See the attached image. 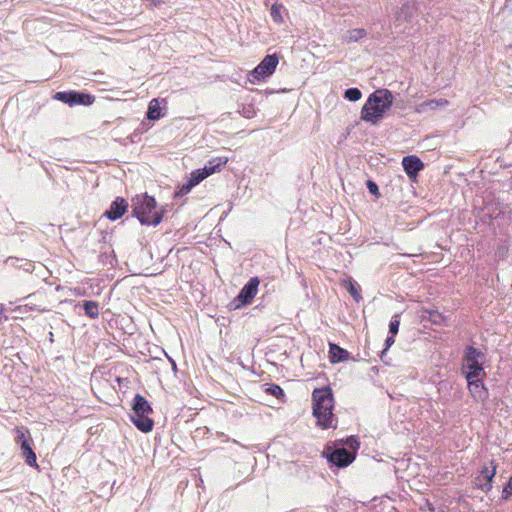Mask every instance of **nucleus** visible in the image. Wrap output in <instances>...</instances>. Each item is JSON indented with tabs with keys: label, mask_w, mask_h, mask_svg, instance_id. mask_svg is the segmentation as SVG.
I'll return each mask as SVG.
<instances>
[{
	"label": "nucleus",
	"mask_w": 512,
	"mask_h": 512,
	"mask_svg": "<svg viewBox=\"0 0 512 512\" xmlns=\"http://www.w3.org/2000/svg\"><path fill=\"white\" fill-rule=\"evenodd\" d=\"M313 416L317 425L322 429L336 428L337 419L334 417V397L329 386L316 388L312 392Z\"/></svg>",
	"instance_id": "f257e3e1"
},
{
	"label": "nucleus",
	"mask_w": 512,
	"mask_h": 512,
	"mask_svg": "<svg viewBox=\"0 0 512 512\" xmlns=\"http://www.w3.org/2000/svg\"><path fill=\"white\" fill-rule=\"evenodd\" d=\"M393 105V94L388 89H378L371 93L361 109L360 118L371 124H378Z\"/></svg>",
	"instance_id": "f03ea898"
},
{
	"label": "nucleus",
	"mask_w": 512,
	"mask_h": 512,
	"mask_svg": "<svg viewBox=\"0 0 512 512\" xmlns=\"http://www.w3.org/2000/svg\"><path fill=\"white\" fill-rule=\"evenodd\" d=\"M132 202V214L141 224L157 226L161 223L164 212L156 210L154 197L147 194L136 196Z\"/></svg>",
	"instance_id": "7ed1b4c3"
},
{
	"label": "nucleus",
	"mask_w": 512,
	"mask_h": 512,
	"mask_svg": "<svg viewBox=\"0 0 512 512\" xmlns=\"http://www.w3.org/2000/svg\"><path fill=\"white\" fill-rule=\"evenodd\" d=\"M132 410L133 414L130 416L131 422L144 433L152 431L154 421L149 417V414L152 413V408L142 395H135Z\"/></svg>",
	"instance_id": "20e7f679"
},
{
	"label": "nucleus",
	"mask_w": 512,
	"mask_h": 512,
	"mask_svg": "<svg viewBox=\"0 0 512 512\" xmlns=\"http://www.w3.org/2000/svg\"><path fill=\"white\" fill-rule=\"evenodd\" d=\"M484 354L473 346H468L465 350L462 373L466 379L474 377L486 376L482 365Z\"/></svg>",
	"instance_id": "39448f33"
},
{
	"label": "nucleus",
	"mask_w": 512,
	"mask_h": 512,
	"mask_svg": "<svg viewBox=\"0 0 512 512\" xmlns=\"http://www.w3.org/2000/svg\"><path fill=\"white\" fill-rule=\"evenodd\" d=\"M53 99L63 102L70 107L76 105L89 106L94 103L95 96L81 91H60L53 95Z\"/></svg>",
	"instance_id": "423d86ee"
},
{
	"label": "nucleus",
	"mask_w": 512,
	"mask_h": 512,
	"mask_svg": "<svg viewBox=\"0 0 512 512\" xmlns=\"http://www.w3.org/2000/svg\"><path fill=\"white\" fill-rule=\"evenodd\" d=\"M279 63V58L276 54H268L263 60L252 70L251 76L253 77V82L264 80L265 78L271 76L277 65Z\"/></svg>",
	"instance_id": "0eeeda50"
},
{
	"label": "nucleus",
	"mask_w": 512,
	"mask_h": 512,
	"mask_svg": "<svg viewBox=\"0 0 512 512\" xmlns=\"http://www.w3.org/2000/svg\"><path fill=\"white\" fill-rule=\"evenodd\" d=\"M327 460L331 464V466L344 468L350 465L355 460V453L350 452L344 446H338L329 454H327Z\"/></svg>",
	"instance_id": "6e6552de"
},
{
	"label": "nucleus",
	"mask_w": 512,
	"mask_h": 512,
	"mask_svg": "<svg viewBox=\"0 0 512 512\" xmlns=\"http://www.w3.org/2000/svg\"><path fill=\"white\" fill-rule=\"evenodd\" d=\"M497 465L494 460L490 461L489 466H483L480 474L475 477V486L483 492H489L492 489L493 478L496 475Z\"/></svg>",
	"instance_id": "1a4fd4ad"
},
{
	"label": "nucleus",
	"mask_w": 512,
	"mask_h": 512,
	"mask_svg": "<svg viewBox=\"0 0 512 512\" xmlns=\"http://www.w3.org/2000/svg\"><path fill=\"white\" fill-rule=\"evenodd\" d=\"M259 283L260 281L257 277L250 278L234 299V302L237 303L236 307L247 305L252 301L257 294Z\"/></svg>",
	"instance_id": "9d476101"
},
{
	"label": "nucleus",
	"mask_w": 512,
	"mask_h": 512,
	"mask_svg": "<svg viewBox=\"0 0 512 512\" xmlns=\"http://www.w3.org/2000/svg\"><path fill=\"white\" fill-rule=\"evenodd\" d=\"M402 166L411 180H415L418 173L424 168V164L421 159L415 155L403 157Z\"/></svg>",
	"instance_id": "9b49d317"
},
{
	"label": "nucleus",
	"mask_w": 512,
	"mask_h": 512,
	"mask_svg": "<svg viewBox=\"0 0 512 512\" xmlns=\"http://www.w3.org/2000/svg\"><path fill=\"white\" fill-rule=\"evenodd\" d=\"M484 377L485 376H480L466 379L469 392L476 401H484L488 397V390L483 383Z\"/></svg>",
	"instance_id": "f8f14e48"
},
{
	"label": "nucleus",
	"mask_w": 512,
	"mask_h": 512,
	"mask_svg": "<svg viewBox=\"0 0 512 512\" xmlns=\"http://www.w3.org/2000/svg\"><path fill=\"white\" fill-rule=\"evenodd\" d=\"M214 161H210L209 165H206L202 170H196L191 173V177L188 181L191 182L193 186L198 185L202 180H204L206 177L213 174L221 165L225 164L226 161L221 162L220 160L217 162V164H214Z\"/></svg>",
	"instance_id": "ddd939ff"
},
{
	"label": "nucleus",
	"mask_w": 512,
	"mask_h": 512,
	"mask_svg": "<svg viewBox=\"0 0 512 512\" xmlns=\"http://www.w3.org/2000/svg\"><path fill=\"white\" fill-rule=\"evenodd\" d=\"M128 208V203L126 200L122 197H117L110 205L109 209L106 210L104 215L112 220L115 221L122 217V215L126 212Z\"/></svg>",
	"instance_id": "4468645a"
},
{
	"label": "nucleus",
	"mask_w": 512,
	"mask_h": 512,
	"mask_svg": "<svg viewBox=\"0 0 512 512\" xmlns=\"http://www.w3.org/2000/svg\"><path fill=\"white\" fill-rule=\"evenodd\" d=\"M349 356L350 353L346 349H343L334 343L329 344V359L332 363L345 361L349 358Z\"/></svg>",
	"instance_id": "2eb2a0df"
},
{
	"label": "nucleus",
	"mask_w": 512,
	"mask_h": 512,
	"mask_svg": "<svg viewBox=\"0 0 512 512\" xmlns=\"http://www.w3.org/2000/svg\"><path fill=\"white\" fill-rule=\"evenodd\" d=\"M447 105L448 101L446 99H431L418 104L416 107V112L424 113L428 110H436L439 107H445Z\"/></svg>",
	"instance_id": "dca6fc26"
},
{
	"label": "nucleus",
	"mask_w": 512,
	"mask_h": 512,
	"mask_svg": "<svg viewBox=\"0 0 512 512\" xmlns=\"http://www.w3.org/2000/svg\"><path fill=\"white\" fill-rule=\"evenodd\" d=\"M146 115L149 120H158L163 117L159 99H152L150 101Z\"/></svg>",
	"instance_id": "f3484780"
},
{
	"label": "nucleus",
	"mask_w": 512,
	"mask_h": 512,
	"mask_svg": "<svg viewBox=\"0 0 512 512\" xmlns=\"http://www.w3.org/2000/svg\"><path fill=\"white\" fill-rule=\"evenodd\" d=\"M366 35H367V32L365 29L356 28V29L348 30L346 32V34L344 35L343 39L347 43H353V42H357L360 39L364 38Z\"/></svg>",
	"instance_id": "a211bd4d"
},
{
	"label": "nucleus",
	"mask_w": 512,
	"mask_h": 512,
	"mask_svg": "<svg viewBox=\"0 0 512 512\" xmlns=\"http://www.w3.org/2000/svg\"><path fill=\"white\" fill-rule=\"evenodd\" d=\"M83 309L85 314L92 318L96 319L99 316V304L96 301L86 300L83 302Z\"/></svg>",
	"instance_id": "6ab92c4d"
},
{
	"label": "nucleus",
	"mask_w": 512,
	"mask_h": 512,
	"mask_svg": "<svg viewBox=\"0 0 512 512\" xmlns=\"http://www.w3.org/2000/svg\"><path fill=\"white\" fill-rule=\"evenodd\" d=\"M285 11L286 9L282 4L274 3L270 9V15L272 20L277 24L283 23L284 20L282 14Z\"/></svg>",
	"instance_id": "aec40b11"
},
{
	"label": "nucleus",
	"mask_w": 512,
	"mask_h": 512,
	"mask_svg": "<svg viewBox=\"0 0 512 512\" xmlns=\"http://www.w3.org/2000/svg\"><path fill=\"white\" fill-rule=\"evenodd\" d=\"M265 393L276 397L277 399L282 400L285 397L284 390L277 384L267 383L264 384Z\"/></svg>",
	"instance_id": "412c9836"
},
{
	"label": "nucleus",
	"mask_w": 512,
	"mask_h": 512,
	"mask_svg": "<svg viewBox=\"0 0 512 512\" xmlns=\"http://www.w3.org/2000/svg\"><path fill=\"white\" fill-rule=\"evenodd\" d=\"M21 455L28 466L38 468L37 457L32 446L25 451H21Z\"/></svg>",
	"instance_id": "4be33fe9"
},
{
	"label": "nucleus",
	"mask_w": 512,
	"mask_h": 512,
	"mask_svg": "<svg viewBox=\"0 0 512 512\" xmlns=\"http://www.w3.org/2000/svg\"><path fill=\"white\" fill-rule=\"evenodd\" d=\"M15 442L19 445L23 440H28L31 438L29 430L24 427H16L15 429Z\"/></svg>",
	"instance_id": "5701e85b"
},
{
	"label": "nucleus",
	"mask_w": 512,
	"mask_h": 512,
	"mask_svg": "<svg viewBox=\"0 0 512 512\" xmlns=\"http://www.w3.org/2000/svg\"><path fill=\"white\" fill-rule=\"evenodd\" d=\"M361 97L362 93L358 88H348L344 93V98L351 102H356L360 100Z\"/></svg>",
	"instance_id": "b1692460"
},
{
	"label": "nucleus",
	"mask_w": 512,
	"mask_h": 512,
	"mask_svg": "<svg viewBox=\"0 0 512 512\" xmlns=\"http://www.w3.org/2000/svg\"><path fill=\"white\" fill-rule=\"evenodd\" d=\"M400 315L399 314H395L392 316L391 320H390V323H389V333L392 334V335H396L398 333V330H399V326H400Z\"/></svg>",
	"instance_id": "393cba45"
},
{
	"label": "nucleus",
	"mask_w": 512,
	"mask_h": 512,
	"mask_svg": "<svg viewBox=\"0 0 512 512\" xmlns=\"http://www.w3.org/2000/svg\"><path fill=\"white\" fill-rule=\"evenodd\" d=\"M345 444L348 447V450L355 454L360 446V442L358 441V439L355 436L348 437L345 441Z\"/></svg>",
	"instance_id": "a878e982"
},
{
	"label": "nucleus",
	"mask_w": 512,
	"mask_h": 512,
	"mask_svg": "<svg viewBox=\"0 0 512 512\" xmlns=\"http://www.w3.org/2000/svg\"><path fill=\"white\" fill-rule=\"evenodd\" d=\"M194 186L191 184L190 181H187L186 183H184L183 185H181L177 191H175V194L174 196L175 197H182V196H185L186 194H188L191 189L193 188Z\"/></svg>",
	"instance_id": "bb28decb"
},
{
	"label": "nucleus",
	"mask_w": 512,
	"mask_h": 512,
	"mask_svg": "<svg viewBox=\"0 0 512 512\" xmlns=\"http://www.w3.org/2000/svg\"><path fill=\"white\" fill-rule=\"evenodd\" d=\"M366 186H367V189L368 191L372 194V195H375V196H380V193H379V188H378V185L372 181V180H367L366 182Z\"/></svg>",
	"instance_id": "cd10ccee"
},
{
	"label": "nucleus",
	"mask_w": 512,
	"mask_h": 512,
	"mask_svg": "<svg viewBox=\"0 0 512 512\" xmlns=\"http://www.w3.org/2000/svg\"><path fill=\"white\" fill-rule=\"evenodd\" d=\"M511 495H512V480L510 478L509 481L506 483V485L503 488L502 498L508 499L509 496H511Z\"/></svg>",
	"instance_id": "c85d7f7f"
},
{
	"label": "nucleus",
	"mask_w": 512,
	"mask_h": 512,
	"mask_svg": "<svg viewBox=\"0 0 512 512\" xmlns=\"http://www.w3.org/2000/svg\"><path fill=\"white\" fill-rule=\"evenodd\" d=\"M430 319L434 324H440L443 321L444 317L439 312L433 311L430 313Z\"/></svg>",
	"instance_id": "c756f323"
},
{
	"label": "nucleus",
	"mask_w": 512,
	"mask_h": 512,
	"mask_svg": "<svg viewBox=\"0 0 512 512\" xmlns=\"http://www.w3.org/2000/svg\"><path fill=\"white\" fill-rule=\"evenodd\" d=\"M394 336H395V335H392V334H391V336H388V337L386 338V340H385V349H384V350H382V352H381V356H380V357H381V359H383V356H384V354L386 353V351L389 349V347H390L391 345H393V344H394V342H395V340H394Z\"/></svg>",
	"instance_id": "7c9ffc66"
},
{
	"label": "nucleus",
	"mask_w": 512,
	"mask_h": 512,
	"mask_svg": "<svg viewBox=\"0 0 512 512\" xmlns=\"http://www.w3.org/2000/svg\"><path fill=\"white\" fill-rule=\"evenodd\" d=\"M349 293L356 301H359V299L361 298L356 287L353 284H350Z\"/></svg>",
	"instance_id": "2f4dec72"
},
{
	"label": "nucleus",
	"mask_w": 512,
	"mask_h": 512,
	"mask_svg": "<svg viewBox=\"0 0 512 512\" xmlns=\"http://www.w3.org/2000/svg\"><path fill=\"white\" fill-rule=\"evenodd\" d=\"M33 444V440L32 438L28 439V440H23L21 444H19L20 446V449L21 451H25L27 450L28 448H30Z\"/></svg>",
	"instance_id": "473e14b6"
},
{
	"label": "nucleus",
	"mask_w": 512,
	"mask_h": 512,
	"mask_svg": "<svg viewBox=\"0 0 512 512\" xmlns=\"http://www.w3.org/2000/svg\"><path fill=\"white\" fill-rule=\"evenodd\" d=\"M5 307L3 304H0V324H2L3 320L7 319V316H5Z\"/></svg>",
	"instance_id": "72a5a7b5"
}]
</instances>
